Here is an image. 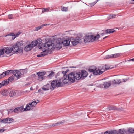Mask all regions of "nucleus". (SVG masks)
I'll list each match as a JSON object with an SVG mask.
<instances>
[{
	"label": "nucleus",
	"instance_id": "6e6552de",
	"mask_svg": "<svg viewBox=\"0 0 134 134\" xmlns=\"http://www.w3.org/2000/svg\"><path fill=\"white\" fill-rule=\"evenodd\" d=\"M45 72H39L37 73V75L38 76V80L40 81L42 80L43 78V76L45 74Z\"/></svg>",
	"mask_w": 134,
	"mask_h": 134
},
{
	"label": "nucleus",
	"instance_id": "6e6d98bb",
	"mask_svg": "<svg viewBox=\"0 0 134 134\" xmlns=\"http://www.w3.org/2000/svg\"><path fill=\"white\" fill-rule=\"evenodd\" d=\"M4 77V76H3V75L2 74H1L0 75V79H1L2 78H3Z\"/></svg>",
	"mask_w": 134,
	"mask_h": 134
},
{
	"label": "nucleus",
	"instance_id": "4c0bfd02",
	"mask_svg": "<svg viewBox=\"0 0 134 134\" xmlns=\"http://www.w3.org/2000/svg\"><path fill=\"white\" fill-rule=\"evenodd\" d=\"M68 10L67 8L65 7H62L61 10L62 11H67Z\"/></svg>",
	"mask_w": 134,
	"mask_h": 134
},
{
	"label": "nucleus",
	"instance_id": "09e8293b",
	"mask_svg": "<svg viewBox=\"0 0 134 134\" xmlns=\"http://www.w3.org/2000/svg\"><path fill=\"white\" fill-rule=\"evenodd\" d=\"M8 17L9 19H11L13 18V17L12 14H10L8 15Z\"/></svg>",
	"mask_w": 134,
	"mask_h": 134
},
{
	"label": "nucleus",
	"instance_id": "bf43d9fd",
	"mask_svg": "<svg viewBox=\"0 0 134 134\" xmlns=\"http://www.w3.org/2000/svg\"><path fill=\"white\" fill-rule=\"evenodd\" d=\"M48 25L47 24H43L41 26H42V27L44 26H46L47 25Z\"/></svg>",
	"mask_w": 134,
	"mask_h": 134
},
{
	"label": "nucleus",
	"instance_id": "8fccbe9b",
	"mask_svg": "<svg viewBox=\"0 0 134 134\" xmlns=\"http://www.w3.org/2000/svg\"><path fill=\"white\" fill-rule=\"evenodd\" d=\"M5 130L3 129H0V133L3 132L4 131H5Z\"/></svg>",
	"mask_w": 134,
	"mask_h": 134
},
{
	"label": "nucleus",
	"instance_id": "72a5a7b5",
	"mask_svg": "<svg viewBox=\"0 0 134 134\" xmlns=\"http://www.w3.org/2000/svg\"><path fill=\"white\" fill-rule=\"evenodd\" d=\"M113 58V54L108 55H106L104 58L106 59H109Z\"/></svg>",
	"mask_w": 134,
	"mask_h": 134
},
{
	"label": "nucleus",
	"instance_id": "473e14b6",
	"mask_svg": "<svg viewBox=\"0 0 134 134\" xmlns=\"http://www.w3.org/2000/svg\"><path fill=\"white\" fill-rule=\"evenodd\" d=\"M5 73H6V75H9L12 73H13V71L12 70H8L5 71Z\"/></svg>",
	"mask_w": 134,
	"mask_h": 134
},
{
	"label": "nucleus",
	"instance_id": "f704fd0d",
	"mask_svg": "<svg viewBox=\"0 0 134 134\" xmlns=\"http://www.w3.org/2000/svg\"><path fill=\"white\" fill-rule=\"evenodd\" d=\"M14 77L13 76H12L9 77V78L7 80H8L9 82L10 81L11 82L13 80H14Z\"/></svg>",
	"mask_w": 134,
	"mask_h": 134
},
{
	"label": "nucleus",
	"instance_id": "20e7f679",
	"mask_svg": "<svg viewBox=\"0 0 134 134\" xmlns=\"http://www.w3.org/2000/svg\"><path fill=\"white\" fill-rule=\"evenodd\" d=\"M79 76L77 73L74 72H71L67 76L70 81L73 82L75 81V79L78 80Z\"/></svg>",
	"mask_w": 134,
	"mask_h": 134
},
{
	"label": "nucleus",
	"instance_id": "cd10ccee",
	"mask_svg": "<svg viewBox=\"0 0 134 134\" xmlns=\"http://www.w3.org/2000/svg\"><path fill=\"white\" fill-rule=\"evenodd\" d=\"M128 132L130 133H134V128H129L128 129Z\"/></svg>",
	"mask_w": 134,
	"mask_h": 134
},
{
	"label": "nucleus",
	"instance_id": "4be33fe9",
	"mask_svg": "<svg viewBox=\"0 0 134 134\" xmlns=\"http://www.w3.org/2000/svg\"><path fill=\"white\" fill-rule=\"evenodd\" d=\"M122 55V53H120L113 54V58H116L121 56Z\"/></svg>",
	"mask_w": 134,
	"mask_h": 134
},
{
	"label": "nucleus",
	"instance_id": "a19ab883",
	"mask_svg": "<svg viewBox=\"0 0 134 134\" xmlns=\"http://www.w3.org/2000/svg\"><path fill=\"white\" fill-rule=\"evenodd\" d=\"M37 103L35 101H33L31 103H30V104H31L32 105L34 106V107L36 105Z\"/></svg>",
	"mask_w": 134,
	"mask_h": 134
},
{
	"label": "nucleus",
	"instance_id": "864d4df0",
	"mask_svg": "<svg viewBox=\"0 0 134 134\" xmlns=\"http://www.w3.org/2000/svg\"><path fill=\"white\" fill-rule=\"evenodd\" d=\"M62 122H58L56 123L55 124V126H58L59 125V124H60Z\"/></svg>",
	"mask_w": 134,
	"mask_h": 134
},
{
	"label": "nucleus",
	"instance_id": "6ab92c4d",
	"mask_svg": "<svg viewBox=\"0 0 134 134\" xmlns=\"http://www.w3.org/2000/svg\"><path fill=\"white\" fill-rule=\"evenodd\" d=\"M70 41L69 40H65L62 42L64 46H68L69 45Z\"/></svg>",
	"mask_w": 134,
	"mask_h": 134
},
{
	"label": "nucleus",
	"instance_id": "0e129e2a",
	"mask_svg": "<svg viewBox=\"0 0 134 134\" xmlns=\"http://www.w3.org/2000/svg\"><path fill=\"white\" fill-rule=\"evenodd\" d=\"M105 37H106V38H107L108 37V36H107Z\"/></svg>",
	"mask_w": 134,
	"mask_h": 134
},
{
	"label": "nucleus",
	"instance_id": "603ef678",
	"mask_svg": "<svg viewBox=\"0 0 134 134\" xmlns=\"http://www.w3.org/2000/svg\"><path fill=\"white\" fill-rule=\"evenodd\" d=\"M67 72V71H63L62 72V73L64 74V76L65 75Z\"/></svg>",
	"mask_w": 134,
	"mask_h": 134
},
{
	"label": "nucleus",
	"instance_id": "9d476101",
	"mask_svg": "<svg viewBox=\"0 0 134 134\" xmlns=\"http://www.w3.org/2000/svg\"><path fill=\"white\" fill-rule=\"evenodd\" d=\"M13 121V119L10 118H7L5 119H4L2 120V123H10Z\"/></svg>",
	"mask_w": 134,
	"mask_h": 134
},
{
	"label": "nucleus",
	"instance_id": "5fc2aeb1",
	"mask_svg": "<svg viewBox=\"0 0 134 134\" xmlns=\"http://www.w3.org/2000/svg\"><path fill=\"white\" fill-rule=\"evenodd\" d=\"M2 74L4 77L6 75V73H5V71L2 73Z\"/></svg>",
	"mask_w": 134,
	"mask_h": 134
},
{
	"label": "nucleus",
	"instance_id": "13d9d810",
	"mask_svg": "<svg viewBox=\"0 0 134 134\" xmlns=\"http://www.w3.org/2000/svg\"><path fill=\"white\" fill-rule=\"evenodd\" d=\"M104 134H110V132H109L107 131L104 133Z\"/></svg>",
	"mask_w": 134,
	"mask_h": 134
},
{
	"label": "nucleus",
	"instance_id": "aec40b11",
	"mask_svg": "<svg viewBox=\"0 0 134 134\" xmlns=\"http://www.w3.org/2000/svg\"><path fill=\"white\" fill-rule=\"evenodd\" d=\"M111 85V82H104L103 84L104 87L105 88H108Z\"/></svg>",
	"mask_w": 134,
	"mask_h": 134
},
{
	"label": "nucleus",
	"instance_id": "4468645a",
	"mask_svg": "<svg viewBox=\"0 0 134 134\" xmlns=\"http://www.w3.org/2000/svg\"><path fill=\"white\" fill-rule=\"evenodd\" d=\"M81 39L79 38H77L76 39L74 40L71 41L72 43L74 46H75L81 42Z\"/></svg>",
	"mask_w": 134,
	"mask_h": 134
},
{
	"label": "nucleus",
	"instance_id": "f03ea898",
	"mask_svg": "<svg viewBox=\"0 0 134 134\" xmlns=\"http://www.w3.org/2000/svg\"><path fill=\"white\" fill-rule=\"evenodd\" d=\"M109 67H106V66L103 65L97 68L96 67H93L92 69H89V71L90 72H93V74L95 75H100L102 74L105 70L109 69Z\"/></svg>",
	"mask_w": 134,
	"mask_h": 134
},
{
	"label": "nucleus",
	"instance_id": "c03bdc74",
	"mask_svg": "<svg viewBox=\"0 0 134 134\" xmlns=\"http://www.w3.org/2000/svg\"><path fill=\"white\" fill-rule=\"evenodd\" d=\"M20 33L19 32H17V33H16V34H15V37H14V39L15 38H16V37H18V35H20Z\"/></svg>",
	"mask_w": 134,
	"mask_h": 134
},
{
	"label": "nucleus",
	"instance_id": "052dcab7",
	"mask_svg": "<svg viewBox=\"0 0 134 134\" xmlns=\"http://www.w3.org/2000/svg\"><path fill=\"white\" fill-rule=\"evenodd\" d=\"M129 61H134V58H133V59H132L130 60H129Z\"/></svg>",
	"mask_w": 134,
	"mask_h": 134
},
{
	"label": "nucleus",
	"instance_id": "a878e982",
	"mask_svg": "<svg viewBox=\"0 0 134 134\" xmlns=\"http://www.w3.org/2000/svg\"><path fill=\"white\" fill-rule=\"evenodd\" d=\"M23 43L22 41H19L18 42L16 43V45L19 47L22 48L21 46L23 45Z\"/></svg>",
	"mask_w": 134,
	"mask_h": 134
},
{
	"label": "nucleus",
	"instance_id": "2f4dec72",
	"mask_svg": "<svg viewBox=\"0 0 134 134\" xmlns=\"http://www.w3.org/2000/svg\"><path fill=\"white\" fill-rule=\"evenodd\" d=\"M98 1V0H97V1H96L93 2L89 3L88 4L90 7L93 6Z\"/></svg>",
	"mask_w": 134,
	"mask_h": 134
},
{
	"label": "nucleus",
	"instance_id": "49530a36",
	"mask_svg": "<svg viewBox=\"0 0 134 134\" xmlns=\"http://www.w3.org/2000/svg\"><path fill=\"white\" fill-rule=\"evenodd\" d=\"M9 35L12 36H14V37H15V34H14L13 33H11L9 34H8L7 35V36H9ZM7 36V35L6 36Z\"/></svg>",
	"mask_w": 134,
	"mask_h": 134
},
{
	"label": "nucleus",
	"instance_id": "37998d69",
	"mask_svg": "<svg viewBox=\"0 0 134 134\" xmlns=\"http://www.w3.org/2000/svg\"><path fill=\"white\" fill-rule=\"evenodd\" d=\"M42 27V26L41 25L37 27L35 29L36 31H38Z\"/></svg>",
	"mask_w": 134,
	"mask_h": 134
},
{
	"label": "nucleus",
	"instance_id": "c85d7f7f",
	"mask_svg": "<svg viewBox=\"0 0 134 134\" xmlns=\"http://www.w3.org/2000/svg\"><path fill=\"white\" fill-rule=\"evenodd\" d=\"M125 132V131L124 129H123L122 130L121 129H119V133L117 134H124Z\"/></svg>",
	"mask_w": 134,
	"mask_h": 134
},
{
	"label": "nucleus",
	"instance_id": "f3484780",
	"mask_svg": "<svg viewBox=\"0 0 134 134\" xmlns=\"http://www.w3.org/2000/svg\"><path fill=\"white\" fill-rule=\"evenodd\" d=\"M49 88L52 89V88L51 87V85L49 84H48L46 85H44L42 87V89L44 91L48 90Z\"/></svg>",
	"mask_w": 134,
	"mask_h": 134
},
{
	"label": "nucleus",
	"instance_id": "bb28decb",
	"mask_svg": "<svg viewBox=\"0 0 134 134\" xmlns=\"http://www.w3.org/2000/svg\"><path fill=\"white\" fill-rule=\"evenodd\" d=\"M116 16L115 15H110L107 17V20H108L110 19L114 18Z\"/></svg>",
	"mask_w": 134,
	"mask_h": 134
},
{
	"label": "nucleus",
	"instance_id": "5701e85b",
	"mask_svg": "<svg viewBox=\"0 0 134 134\" xmlns=\"http://www.w3.org/2000/svg\"><path fill=\"white\" fill-rule=\"evenodd\" d=\"M16 94V92L15 91L13 90L11 91L9 94V96L11 97L15 96Z\"/></svg>",
	"mask_w": 134,
	"mask_h": 134
},
{
	"label": "nucleus",
	"instance_id": "c9c22d12",
	"mask_svg": "<svg viewBox=\"0 0 134 134\" xmlns=\"http://www.w3.org/2000/svg\"><path fill=\"white\" fill-rule=\"evenodd\" d=\"M62 47V42L60 43V42L58 44H57L56 45V47L58 48L59 49L61 48Z\"/></svg>",
	"mask_w": 134,
	"mask_h": 134
},
{
	"label": "nucleus",
	"instance_id": "69168bd1",
	"mask_svg": "<svg viewBox=\"0 0 134 134\" xmlns=\"http://www.w3.org/2000/svg\"><path fill=\"white\" fill-rule=\"evenodd\" d=\"M30 89H31H31H32V88H30Z\"/></svg>",
	"mask_w": 134,
	"mask_h": 134
},
{
	"label": "nucleus",
	"instance_id": "338daca9",
	"mask_svg": "<svg viewBox=\"0 0 134 134\" xmlns=\"http://www.w3.org/2000/svg\"><path fill=\"white\" fill-rule=\"evenodd\" d=\"M30 89H31H31H32V88H30Z\"/></svg>",
	"mask_w": 134,
	"mask_h": 134
},
{
	"label": "nucleus",
	"instance_id": "e2e57ef3",
	"mask_svg": "<svg viewBox=\"0 0 134 134\" xmlns=\"http://www.w3.org/2000/svg\"><path fill=\"white\" fill-rule=\"evenodd\" d=\"M106 38V37H105L103 38V39H105Z\"/></svg>",
	"mask_w": 134,
	"mask_h": 134
},
{
	"label": "nucleus",
	"instance_id": "58836bf2",
	"mask_svg": "<svg viewBox=\"0 0 134 134\" xmlns=\"http://www.w3.org/2000/svg\"><path fill=\"white\" fill-rule=\"evenodd\" d=\"M13 111L16 113H19V111L18 110V108L17 107L16 108H15L13 110Z\"/></svg>",
	"mask_w": 134,
	"mask_h": 134
},
{
	"label": "nucleus",
	"instance_id": "2eb2a0df",
	"mask_svg": "<svg viewBox=\"0 0 134 134\" xmlns=\"http://www.w3.org/2000/svg\"><path fill=\"white\" fill-rule=\"evenodd\" d=\"M31 44L26 45L24 48V49L26 51H28L31 50L33 48Z\"/></svg>",
	"mask_w": 134,
	"mask_h": 134
},
{
	"label": "nucleus",
	"instance_id": "c756f323",
	"mask_svg": "<svg viewBox=\"0 0 134 134\" xmlns=\"http://www.w3.org/2000/svg\"><path fill=\"white\" fill-rule=\"evenodd\" d=\"M18 108L19 112H22L24 111V109L25 108H23V106H22L20 107H18Z\"/></svg>",
	"mask_w": 134,
	"mask_h": 134
},
{
	"label": "nucleus",
	"instance_id": "f8f14e48",
	"mask_svg": "<svg viewBox=\"0 0 134 134\" xmlns=\"http://www.w3.org/2000/svg\"><path fill=\"white\" fill-rule=\"evenodd\" d=\"M127 80V79H121L117 80H114V82H115V84H119L123 82H126Z\"/></svg>",
	"mask_w": 134,
	"mask_h": 134
},
{
	"label": "nucleus",
	"instance_id": "f257e3e1",
	"mask_svg": "<svg viewBox=\"0 0 134 134\" xmlns=\"http://www.w3.org/2000/svg\"><path fill=\"white\" fill-rule=\"evenodd\" d=\"M37 41L38 42V43L39 44V48L40 49H42L43 51V52H41L40 54L37 55V57H38L44 56L46 55L51 53L52 50L54 49L53 47L54 44L51 41L48 42L46 43L41 44L42 41L41 39L39 38L37 39Z\"/></svg>",
	"mask_w": 134,
	"mask_h": 134
},
{
	"label": "nucleus",
	"instance_id": "ddd939ff",
	"mask_svg": "<svg viewBox=\"0 0 134 134\" xmlns=\"http://www.w3.org/2000/svg\"><path fill=\"white\" fill-rule=\"evenodd\" d=\"M70 81L67 75H64L63 76L62 80V82L64 84H66L68 83Z\"/></svg>",
	"mask_w": 134,
	"mask_h": 134
},
{
	"label": "nucleus",
	"instance_id": "412c9836",
	"mask_svg": "<svg viewBox=\"0 0 134 134\" xmlns=\"http://www.w3.org/2000/svg\"><path fill=\"white\" fill-rule=\"evenodd\" d=\"M8 91L7 90H3L1 91V93L3 96H7L8 93Z\"/></svg>",
	"mask_w": 134,
	"mask_h": 134
},
{
	"label": "nucleus",
	"instance_id": "7c9ffc66",
	"mask_svg": "<svg viewBox=\"0 0 134 134\" xmlns=\"http://www.w3.org/2000/svg\"><path fill=\"white\" fill-rule=\"evenodd\" d=\"M50 9V8L49 7L47 8H43L42 9V13H44L45 12H48L49 11Z\"/></svg>",
	"mask_w": 134,
	"mask_h": 134
},
{
	"label": "nucleus",
	"instance_id": "0eeeda50",
	"mask_svg": "<svg viewBox=\"0 0 134 134\" xmlns=\"http://www.w3.org/2000/svg\"><path fill=\"white\" fill-rule=\"evenodd\" d=\"M12 50L14 52L21 53H23V48L19 47L16 45L15 44L12 47Z\"/></svg>",
	"mask_w": 134,
	"mask_h": 134
},
{
	"label": "nucleus",
	"instance_id": "de8ad7c7",
	"mask_svg": "<svg viewBox=\"0 0 134 134\" xmlns=\"http://www.w3.org/2000/svg\"><path fill=\"white\" fill-rule=\"evenodd\" d=\"M43 90V89H42V88L41 89H40L38 90V92H40V93H42L43 92L42 91Z\"/></svg>",
	"mask_w": 134,
	"mask_h": 134
},
{
	"label": "nucleus",
	"instance_id": "4d7b16f0",
	"mask_svg": "<svg viewBox=\"0 0 134 134\" xmlns=\"http://www.w3.org/2000/svg\"><path fill=\"white\" fill-rule=\"evenodd\" d=\"M55 126V124H52L51 125H50V126L51 127H54Z\"/></svg>",
	"mask_w": 134,
	"mask_h": 134
},
{
	"label": "nucleus",
	"instance_id": "ea45409f",
	"mask_svg": "<svg viewBox=\"0 0 134 134\" xmlns=\"http://www.w3.org/2000/svg\"><path fill=\"white\" fill-rule=\"evenodd\" d=\"M116 107L115 106H111L109 109L110 110H116Z\"/></svg>",
	"mask_w": 134,
	"mask_h": 134
},
{
	"label": "nucleus",
	"instance_id": "a18cd8bd",
	"mask_svg": "<svg viewBox=\"0 0 134 134\" xmlns=\"http://www.w3.org/2000/svg\"><path fill=\"white\" fill-rule=\"evenodd\" d=\"M117 132L116 131H112L110 132V134H117Z\"/></svg>",
	"mask_w": 134,
	"mask_h": 134
},
{
	"label": "nucleus",
	"instance_id": "393cba45",
	"mask_svg": "<svg viewBox=\"0 0 134 134\" xmlns=\"http://www.w3.org/2000/svg\"><path fill=\"white\" fill-rule=\"evenodd\" d=\"M38 42L37 41V40L34 41H32L31 44L32 45V46H33V48L34 47L37 45L38 43Z\"/></svg>",
	"mask_w": 134,
	"mask_h": 134
},
{
	"label": "nucleus",
	"instance_id": "423d86ee",
	"mask_svg": "<svg viewBox=\"0 0 134 134\" xmlns=\"http://www.w3.org/2000/svg\"><path fill=\"white\" fill-rule=\"evenodd\" d=\"M77 73L79 76V78H78V80L81 79H84L85 77H86L87 75V72L84 70H82L81 72H79Z\"/></svg>",
	"mask_w": 134,
	"mask_h": 134
},
{
	"label": "nucleus",
	"instance_id": "39448f33",
	"mask_svg": "<svg viewBox=\"0 0 134 134\" xmlns=\"http://www.w3.org/2000/svg\"><path fill=\"white\" fill-rule=\"evenodd\" d=\"M57 80H53L51 83V86L54 90L56 87H59L62 86V83L61 82H59Z\"/></svg>",
	"mask_w": 134,
	"mask_h": 134
},
{
	"label": "nucleus",
	"instance_id": "1a4fd4ad",
	"mask_svg": "<svg viewBox=\"0 0 134 134\" xmlns=\"http://www.w3.org/2000/svg\"><path fill=\"white\" fill-rule=\"evenodd\" d=\"M13 74L15 76H16L17 79L19 78L21 75V74L20 72L16 70L13 71Z\"/></svg>",
	"mask_w": 134,
	"mask_h": 134
},
{
	"label": "nucleus",
	"instance_id": "a211bd4d",
	"mask_svg": "<svg viewBox=\"0 0 134 134\" xmlns=\"http://www.w3.org/2000/svg\"><path fill=\"white\" fill-rule=\"evenodd\" d=\"M9 81H8L7 80H4L2 82V83H0V85H1L0 88L2 86H6L7 85Z\"/></svg>",
	"mask_w": 134,
	"mask_h": 134
},
{
	"label": "nucleus",
	"instance_id": "dca6fc26",
	"mask_svg": "<svg viewBox=\"0 0 134 134\" xmlns=\"http://www.w3.org/2000/svg\"><path fill=\"white\" fill-rule=\"evenodd\" d=\"M5 52L6 54H9L11 53L12 50V47H9L6 48L4 49Z\"/></svg>",
	"mask_w": 134,
	"mask_h": 134
},
{
	"label": "nucleus",
	"instance_id": "e433bc0d",
	"mask_svg": "<svg viewBox=\"0 0 134 134\" xmlns=\"http://www.w3.org/2000/svg\"><path fill=\"white\" fill-rule=\"evenodd\" d=\"M54 75V72H52L51 73L49 74V75H48V76L50 78H51L53 77Z\"/></svg>",
	"mask_w": 134,
	"mask_h": 134
},
{
	"label": "nucleus",
	"instance_id": "b1692460",
	"mask_svg": "<svg viewBox=\"0 0 134 134\" xmlns=\"http://www.w3.org/2000/svg\"><path fill=\"white\" fill-rule=\"evenodd\" d=\"M115 30L113 29H109L106 30L105 31L106 33H113Z\"/></svg>",
	"mask_w": 134,
	"mask_h": 134
},
{
	"label": "nucleus",
	"instance_id": "79ce46f5",
	"mask_svg": "<svg viewBox=\"0 0 134 134\" xmlns=\"http://www.w3.org/2000/svg\"><path fill=\"white\" fill-rule=\"evenodd\" d=\"M4 49L0 50V56L2 55L4 53Z\"/></svg>",
	"mask_w": 134,
	"mask_h": 134
},
{
	"label": "nucleus",
	"instance_id": "9b49d317",
	"mask_svg": "<svg viewBox=\"0 0 134 134\" xmlns=\"http://www.w3.org/2000/svg\"><path fill=\"white\" fill-rule=\"evenodd\" d=\"M34 107L30 103L28 104L26 108L24 109V111H28L32 109Z\"/></svg>",
	"mask_w": 134,
	"mask_h": 134
},
{
	"label": "nucleus",
	"instance_id": "680f3d73",
	"mask_svg": "<svg viewBox=\"0 0 134 134\" xmlns=\"http://www.w3.org/2000/svg\"><path fill=\"white\" fill-rule=\"evenodd\" d=\"M104 33H102L101 34V35H104Z\"/></svg>",
	"mask_w": 134,
	"mask_h": 134
},
{
	"label": "nucleus",
	"instance_id": "7ed1b4c3",
	"mask_svg": "<svg viewBox=\"0 0 134 134\" xmlns=\"http://www.w3.org/2000/svg\"><path fill=\"white\" fill-rule=\"evenodd\" d=\"M99 37L100 36L99 34L95 36L92 35L86 36L85 37L84 41L85 43L90 42V41L93 42L98 40Z\"/></svg>",
	"mask_w": 134,
	"mask_h": 134
},
{
	"label": "nucleus",
	"instance_id": "3c124183",
	"mask_svg": "<svg viewBox=\"0 0 134 134\" xmlns=\"http://www.w3.org/2000/svg\"><path fill=\"white\" fill-rule=\"evenodd\" d=\"M13 109H10L8 111V114L9 113H10L11 112H13Z\"/></svg>",
	"mask_w": 134,
	"mask_h": 134
}]
</instances>
